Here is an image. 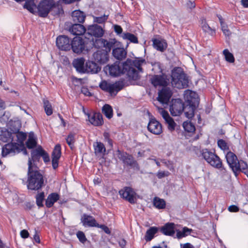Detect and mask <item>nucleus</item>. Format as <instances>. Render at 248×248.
<instances>
[{
    "label": "nucleus",
    "instance_id": "f257e3e1",
    "mask_svg": "<svg viewBox=\"0 0 248 248\" xmlns=\"http://www.w3.org/2000/svg\"><path fill=\"white\" fill-rule=\"evenodd\" d=\"M131 64L130 59H127L124 63L117 62L113 64L108 65L105 68L106 72H108L112 77H118L122 74L126 73L129 78L137 80L138 79V72L132 67L129 66Z\"/></svg>",
    "mask_w": 248,
    "mask_h": 248
},
{
    "label": "nucleus",
    "instance_id": "f03ea898",
    "mask_svg": "<svg viewBox=\"0 0 248 248\" xmlns=\"http://www.w3.org/2000/svg\"><path fill=\"white\" fill-rule=\"evenodd\" d=\"M28 188L32 190H38L44 185L43 176L38 170L37 167L32 164L30 159L28 160Z\"/></svg>",
    "mask_w": 248,
    "mask_h": 248
},
{
    "label": "nucleus",
    "instance_id": "7ed1b4c3",
    "mask_svg": "<svg viewBox=\"0 0 248 248\" xmlns=\"http://www.w3.org/2000/svg\"><path fill=\"white\" fill-rule=\"evenodd\" d=\"M171 84L178 89L186 88L188 85V78L181 67H175L171 72Z\"/></svg>",
    "mask_w": 248,
    "mask_h": 248
},
{
    "label": "nucleus",
    "instance_id": "20e7f679",
    "mask_svg": "<svg viewBox=\"0 0 248 248\" xmlns=\"http://www.w3.org/2000/svg\"><path fill=\"white\" fill-rule=\"evenodd\" d=\"M202 155L206 161L212 167L218 169L222 168V161L215 153L204 149L202 150Z\"/></svg>",
    "mask_w": 248,
    "mask_h": 248
},
{
    "label": "nucleus",
    "instance_id": "39448f33",
    "mask_svg": "<svg viewBox=\"0 0 248 248\" xmlns=\"http://www.w3.org/2000/svg\"><path fill=\"white\" fill-rule=\"evenodd\" d=\"M99 86L102 90L108 92L111 95H115L119 91L123 89L124 84L122 81H118L114 83L103 81L100 83Z\"/></svg>",
    "mask_w": 248,
    "mask_h": 248
},
{
    "label": "nucleus",
    "instance_id": "423d86ee",
    "mask_svg": "<svg viewBox=\"0 0 248 248\" xmlns=\"http://www.w3.org/2000/svg\"><path fill=\"white\" fill-rule=\"evenodd\" d=\"M23 148V145H19L15 142L6 144L2 148L1 155L2 157H6L8 155H14L19 153Z\"/></svg>",
    "mask_w": 248,
    "mask_h": 248
},
{
    "label": "nucleus",
    "instance_id": "0eeeda50",
    "mask_svg": "<svg viewBox=\"0 0 248 248\" xmlns=\"http://www.w3.org/2000/svg\"><path fill=\"white\" fill-rule=\"evenodd\" d=\"M54 5L53 0H43L40 2L37 7L39 16L46 17Z\"/></svg>",
    "mask_w": 248,
    "mask_h": 248
},
{
    "label": "nucleus",
    "instance_id": "6e6552de",
    "mask_svg": "<svg viewBox=\"0 0 248 248\" xmlns=\"http://www.w3.org/2000/svg\"><path fill=\"white\" fill-rule=\"evenodd\" d=\"M119 193L122 198L128 201L130 203L133 204L136 202V193L131 187H125L121 189Z\"/></svg>",
    "mask_w": 248,
    "mask_h": 248
},
{
    "label": "nucleus",
    "instance_id": "1a4fd4ad",
    "mask_svg": "<svg viewBox=\"0 0 248 248\" xmlns=\"http://www.w3.org/2000/svg\"><path fill=\"white\" fill-rule=\"evenodd\" d=\"M147 129L151 133L158 135L162 133V126L161 123L155 118L150 119Z\"/></svg>",
    "mask_w": 248,
    "mask_h": 248
},
{
    "label": "nucleus",
    "instance_id": "9d476101",
    "mask_svg": "<svg viewBox=\"0 0 248 248\" xmlns=\"http://www.w3.org/2000/svg\"><path fill=\"white\" fill-rule=\"evenodd\" d=\"M184 109V104L180 99L172 101V105L170 107V112L173 116L180 115Z\"/></svg>",
    "mask_w": 248,
    "mask_h": 248
},
{
    "label": "nucleus",
    "instance_id": "9b49d317",
    "mask_svg": "<svg viewBox=\"0 0 248 248\" xmlns=\"http://www.w3.org/2000/svg\"><path fill=\"white\" fill-rule=\"evenodd\" d=\"M71 44L68 37L65 35L59 36L56 39V45L62 50L67 51L71 49Z\"/></svg>",
    "mask_w": 248,
    "mask_h": 248
},
{
    "label": "nucleus",
    "instance_id": "f8f14e48",
    "mask_svg": "<svg viewBox=\"0 0 248 248\" xmlns=\"http://www.w3.org/2000/svg\"><path fill=\"white\" fill-rule=\"evenodd\" d=\"M172 94L169 88L164 87L158 92L157 100L162 104H168Z\"/></svg>",
    "mask_w": 248,
    "mask_h": 248
},
{
    "label": "nucleus",
    "instance_id": "ddd939ff",
    "mask_svg": "<svg viewBox=\"0 0 248 248\" xmlns=\"http://www.w3.org/2000/svg\"><path fill=\"white\" fill-rule=\"evenodd\" d=\"M71 45V48L76 53H81L85 48V43L80 37H74Z\"/></svg>",
    "mask_w": 248,
    "mask_h": 248
},
{
    "label": "nucleus",
    "instance_id": "4468645a",
    "mask_svg": "<svg viewBox=\"0 0 248 248\" xmlns=\"http://www.w3.org/2000/svg\"><path fill=\"white\" fill-rule=\"evenodd\" d=\"M116 155L119 159L121 160L126 165L132 166L137 163L133 156L126 152H121L120 150H118L116 151Z\"/></svg>",
    "mask_w": 248,
    "mask_h": 248
},
{
    "label": "nucleus",
    "instance_id": "2eb2a0df",
    "mask_svg": "<svg viewBox=\"0 0 248 248\" xmlns=\"http://www.w3.org/2000/svg\"><path fill=\"white\" fill-rule=\"evenodd\" d=\"M158 111L168 124L169 130L170 131L174 130L176 124L173 119L170 117L168 112L163 108H158Z\"/></svg>",
    "mask_w": 248,
    "mask_h": 248
},
{
    "label": "nucleus",
    "instance_id": "dca6fc26",
    "mask_svg": "<svg viewBox=\"0 0 248 248\" xmlns=\"http://www.w3.org/2000/svg\"><path fill=\"white\" fill-rule=\"evenodd\" d=\"M87 31L86 35L95 37H101L104 33V30L103 28L97 24L89 26Z\"/></svg>",
    "mask_w": 248,
    "mask_h": 248
},
{
    "label": "nucleus",
    "instance_id": "f3484780",
    "mask_svg": "<svg viewBox=\"0 0 248 248\" xmlns=\"http://www.w3.org/2000/svg\"><path fill=\"white\" fill-rule=\"evenodd\" d=\"M93 56L94 60L100 64L105 63L108 60V54L107 50H98L94 53Z\"/></svg>",
    "mask_w": 248,
    "mask_h": 248
},
{
    "label": "nucleus",
    "instance_id": "a211bd4d",
    "mask_svg": "<svg viewBox=\"0 0 248 248\" xmlns=\"http://www.w3.org/2000/svg\"><path fill=\"white\" fill-rule=\"evenodd\" d=\"M166 75H155L151 78L152 84L155 86H166L169 82Z\"/></svg>",
    "mask_w": 248,
    "mask_h": 248
},
{
    "label": "nucleus",
    "instance_id": "6ab92c4d",
    "mask_svg": "<svg viewBox=\"0 0 248 248\" xmlns=\"http://www.w3.org/2000/svg\"><path fill=\"white\" fill-rule=\"evenodd\" d=\"M61 155V147L60 144L55 146L52 154V165L54 169L58 167L59 160Z\"/></svg>",
    "mask_w": 248,
    "mask_h": 248
},
{
    "label": "nucleus",
    "instance_id": "aec40b11",
    "mask_svg": "<svg viewBox=\"0 0 248 248\" xmlns=\"http://www.w3.org/2000/svg\"><path fill=\"white\" fill-rule=\"evenodd\" d=\"M115 43L114 40H109L108 41L104 39H98L96 41L94 44L95 46L103 47L106 48L105 50H107L108 52H109L111 48L113 46Z\"/></svg>",
    "mask_w": 248,
    "mask_h": 248
},
{
    "label": "nucleus",
    "instance_id": "412c9836",
    "mask_svg": "<svg viewBox=\"0 0 248 248\" xmlns=\"http://www.w3.org/2000/svg\"><path fill=\"white\" fill-rule=\"evenodd\" d=\"M176 225L173 223H167L161 228V232L164 234L172 236L176 232Z\"/></svg>",
    "mask_w": 248,
    "mask_h": 248
},
{
    "label": "nucleus",
    "instance_id": "4be33fe9",
    "mask_svg": "<svg viewBox=\"0 0 248 248\" xmlns=\"http://www.w3.org/2000/svg\"><path fill=\"white\" fill-rule=\"evenodd\" d=\"M15 135L5 128H0V140L3 142L13 141Z\"/></svg>",
    "mask_w": 248,
    "mask_h": 248
},
{
    "label": "nucleus",
    "instance_id": "5701e85b",
    "mask_svg": "<svg viewBox=\"0 0 248 248\" xmlns=\"http://www.w3.org/2000/svg\"><path fill=\"white\" fill-rule=\"evenodd\" d=\"M89 122L95 126H99L103 124V120L102 114L99 113H94L88 116Z\"/></svg>",
    "mask_w": 248,
    "mask_h": 248
},
{
    "label": "nucleus",
    "instance_id": "b1692460",
    "mask_svg": "<svg viewBox=\"0 0 248 248\" xmlns=\"http://www.w3.org/2000/svg\"><path fill=\"white\" fill-rule=\"evenodd\" d=\"M69 31L73 35H81L86 32L85 28L80 24H73L69 29Z\"/></svg>",
    "mask_w": 248,
    "mask_h": 248
},
{
    "label": "nucleus",
    "instance_id": "393cba45",
    "mask_svg": "<svg viewBox=\"0 0 248 248\" xmlns=\"http://www.w3.org/2000/svg\"><path fill=\"white\" fill-rule=\"evenodd\" d=\"M200 26L204 32L209 35H213L216 33L215 30L209 26L206 19L203 17L201 18L200 20Z\"/></svg>",
    "mask_w": 248,
    "mask_h": 248
},
{
    "label": "nucleus",
    "instance_id": "a878e982",
    "mask_svg": "<svg viewBox=\"0 0 248 248\" xmlns=\"http://www.w3.org/2000/svg\"><path fill=\"white\" fill-rule=\"evenodd\" d=\"M226 158L228 164L233 171L236 167L237 162L239 161L237 156L233 153L229 152L226 155Z\"/></svg>",
    "mask_w": 248,
    "mask_h": 248
},
{
    "label": "nucleus",
    "instance_id": "bb28decb",
    "mask_svg": "<svg viewBox=\"0 0 248 248\" xmlns=\"http://www.w3.org/2000/svg\"><path fill=\"white\" fill-rule=\"evenodd\" d=\"M84 226L90 227H97V223L95 219L92 216L84 214L81 218Z\"/></svg>",
    "mask_w": 248,
    "mask_h": 248
},
{
    "label": "nucleus",
    "instance_id": "cd10ccee",
    "mask_svg": "<svg viewBox=\"0 0 248 248\" xmlns=\"http://www.w3.org/2000/svg\"><path fill=\"white\" fill-rule=\"evenodd\" d=\"M131 64H129L130 67H133L138 72V78H139V72H142L141 66L145 63V61L143 59H136L134 60H131Z\"/></svg>",
    "mask_w": 248,
    "mask_h": 248
},
{
    "label": "nucleus",
    "instance_id": "c85d7f7f",
    "mask_svg": "<svg viewBox=\"0 0 248 248\" xmlns=\"http://www.w3.org/2000/svg\"><path fill=\"white\" fill-rule=\"evenodd\" d=\"M85 60L80 58L74 60L73 62V66L77 71L79 73H85V66H84Z\"/></svg>",
    "mask_w": 248,
    "mask_h": 248
},
{
    "label": "nucleus",
    "instance_id": "c756f323",
    "mask_svg": "<svg viewBox=\"0 0 248 248\" xmlns=\"http://www.w3.org/2000/svg\"><path fill=\"white\" fill-rule=\"evenodd\" d=\"M100 69V67L96 63L89 61L86 63L85 73H96Z\"/></svg>",
    "mask_w": 248,
    "mask_h": 248
},
{
    "label": "nucleus",
    "instance_id": "7c9ffc66",
    "mask_svg": "<svg viewBox=\"0 0 248 248\" xmlns=\"http://www.w3.org/2000/svg\"><path fill=\"white\" fill-rule=\"evenodd\" d=\"M193 231L192 229H189L186 227H183L182 230L176 229V237L179 239H181L190 235Z\"/></svg>",
    "mask_w": 248,
    "mask_h": 248
},
{
    "label": "nucleus",
    "instance_id": "2f4dec72",
    "mask_svg": "<svg viewBox=\"0 0 248 248\" xmlns=\"http://www.w3.org/2000/svg\"><path fill=\"white\" fill-rule=\"evenodd\" d=\"M59 198L60 196L57 193H52L49 194L46 201V206L48 208L52 207L54 203L59 200Z\"/></svg>",
    "mask_w": 248,
    "mask_h": 248
},
{
    "label": "nucleus",
    "instance_id": "473e14b6",
    "mask_svg": "<svg viewBox=\"0 0 248 248\" xmlns=\"http://www.w3.org/2000/svg\"><path fill=\"white\" fill-rule=\"evenodd\" d=\"M73 20L75 22L83 23L85 18V15L83 12L79 10H76L72 13Z\"/></svg>",
    "mask_w": 248,
    "mask_h": 248
},
{
    "label": "nucleus",
    "instance_id": "72a5a7b5",
    "mask_svg": "<svg viewBox=\"0 0 248 248\" xmlns=\"http://www.w3.org/2000/svg\"><path fill=\"white\" fill-rule=\"evenodd\" d=\"M113 56L118 60H122L126 56V52L123 48H116L113 50Z\"/></svg>",
    "mask_w": 248,
    "mask_h": 248
},
{
    "label": "nucleus",
    "instance_id": "f704fd0d",
    "mask_svg": "<svg viewBox=\"0 0 248 248\" xmlns=\"http://www.w3.org/2000/svg\"><path fill=\"white\" fill-rule=\"evenodd\" d=\"M43 149L41 146L38 147L36 149L33 150L31 152V158H29L31 160V163L36 161H38L42 153H43ZM33 164V163H32Z\"/></svg>",
    "mask_w": 248,
    "mask_h": 248
},
{
    "label": "nucleus",
    "instance_id": "c9c22d12",
    "mask_svg": "<svg viewBox=\"0 0 248 248\" xmlns=\"http://www.w3.org/2000/svg\"><path fill=\"white\" fill-rule=\"evenodd\" d=\"M153 45L156 49L162 52L167 47V44L164 40L157 39L153 40Z\"/></svg>",
    "mask_w": 248,
    "mask_h": 248
},
{
    "label": "nucleus",
    "instance_id": "e433bc0d",
    "mask_svg": "<svg viewBox=\"0 0 248 248\" xmlns=\"http://www.w3.org/2000/svg\"><path fill=\"white\" fill-rule=\"evenodd\" d=\"M184 96L185 100L191 104L193 103V100L197 98L198 94L194 92L187 90L185 91Z\"/></svg>",
    "mask_w": 248,
    "mask_h": 248
},
{
    "label": "nucleus",
    "instance_id": "4c0bfd02",
    "mask_svg": "<svg viewBox=\"0 0 248 248\" xmlns=\"http://www.w3.org/2000/svg\"><path fill=\"white\" fill-rule=\"evenodd\" d=\"M158 228L156 227H150L146 232L144 239L146 241H151L155 235L158 232Z\"/></svg>",
    "mask_w": 248,
    "mask_h": 248
},
{
    "label": "nucleus",
    "instance_id": "58836bf2",
    "mask_svg": "<svg viewBox=\"0 0 248 248\" xmlns=\"http://www.w3.org/2000/svg\"><path fill=\"white\" fill-rule=\"evenodd\" d=\"M242 170L248 177V166L247 164L243 160L237 162L236 167L234 168L233 171Z\"/></svg>",
    "mask_w": 248,
    "mask_h": 248
},
{
    "label": "nucleus",
    "instance_id": "ea45409f",
    "mask_svg": "<svg viewBox=\"0 0 248 248\" xmlns=\"http://www.w3.org/2000/svg\"><path fill=\"white\" fill-rule=\"evenodd\" d=\"M26 146L29 149H32L36 147L37 144L36 138L33 132H31L29 135V138L26 143Z\"/></svg>",
    "mask_w": 248,
    "mask_h": 248
},
{
    "label": "nucleus",
    "instance_id": "a19ab883",
    "mask_svg": "<svg viewBox=\"0 0 248 248\" xmlns=\"http://www.w3.org/2000/svg\"><path fill=\"white\" fill-rule=\"evenodd\" d=\"M194 109L195 107L192 105V104H189L188 105H186V107H184L183 111L184 112L186 117L188 119L192 118L194 114Z\"/></svg>",
    "mask_w": 248,
    "mask_h": 248
},
{
    "label": "nucleus",
    "instance_id": "79ce46f5",
    "mask_svg": "<svg viewBox=\"0 0 248 248\" xmlns=\"http://www.w3.org/2000/svg\"><path fill=\"white\" fill-rule=\"evenodd\" d=\"M153 204L157 209H164L166 207L165 201L158 197H155L154 199Z\"/></svg>",
    "mask_w": 248,
    "mask_h": 248
},
{
    "label": "nucleus",
    "instance_id": "37998d69",
    "mask_svg": "<svg viewBox=\"0 0 248 248\" xmlns=\"http://www.w3.org/2000/svg\"><path fill=\"white\" fill-rule=\"evenodd\" d=\"M102 112L107 118L110 119L113 116V110L111 107L108 105H105L102 108Z\"/></svg>",
    "mask_w": 248,
    "mask_h": 248
},
{
    "label": "nucleus",
    "instance_id": "c03bdc74",
    "mask_svg": "<svg viewBox=\"0 0 248 248\" xmlns=\"http://www.w3.org/2000/svg\"><path fill=\"white\" fill-rule=\"evenodd\" d=\"M122 37L124 39L129 40L131 43L136 44L138 43V38L135 35L131 33H124L122 35Z\"/></svg>",
    "mask_w": 248,
    "mask_h": 248
},
{
    "label": "nucleus",
    "instance_id": "a18cd8bd",
    "mask_svg": "<svg viewBox=\"0 0 248 248\" xmlns=\"http://www.w3.org/2000/svg\"><path fill=\"white\" fill-rule=\"evenodd\" d=\"M183 126L185 130L188 133H193L196 129L195 125L189 121L184 122Z\"/></svg>",
    "mask_w": 248,
    "mask_h": 248
},
{
    "label": "nucleus",
    "instance_id": "49530a36",
    "mask_svg": "<svg viewBox=\"0 0 248 248\" xmlns=\"http://www.w3.org/2000/svg\"><path fill=\"white\" fill-rule=\"evenodd\" d=\"M24 8L27 9L31 13H33L36 8L34 0H27L24 5Z\"/></svg>",
    "mask_w": 248,
    "mask_h": 248
},
{
    "label": "nucleus",
    "instance_id": "de8ad7c7",
    "mask_svg": "<svg viewBox=\"0 0 248 248\" xmlns=\"http://www.w3.org/2000/svg\"><path fill=\"white\" fill-rule=\"evenodd\" d=\"M94 146L95 153L96 154H101L106 152V148L104 145L100 142H97L96 145H94Z\"/></svg>",
    "mask_w": 248,
    "mask_h": 248
},
{
    "label": "nucleus",
    "instance_id": "09e8293b",
    "mask_svg": "<svg viewBox=\"0 0 248 248\" xmlns=\"http://www.w3.org/2000/svg\"><path fill=\"white\" fill-rule=\"evenodd\" d=\"M13 133L15 134L14 137L16 136L17 138V141L22 144L26 138V134L22 132H13Z\"/></svg>",
    "mask_w": 248,
    "mask_h": 248
},
{
    "label": "nucleus",
    "instance_id": "8fccbe9b",
    "mask_svg": "<svg viewBox=\"0 0 248 248\" xmlns=\"http://www.w3.org/2000/svg\"><path fill=\"white\" fill-rule=\"evenodd\" d=\"M223 53L226 61L230 63H232L234 62L233 55L228 49H224Z\"/></svg>",
    "mask_w": 248,
    "mask_h": 248
},
{
    "label": "nucleus",
    "instance_id": "3c124183",
    "mask_svg": "<svg viewBox=\"0 0 248 248\" xmlns=\"http://www.w3.org/2000/svg\"><path fill=\"white\" fill-rule=\"evenodd\" d=\"M44 107L47 115L49 116L52 114V108L51 104L48 100L44 101Z\"/></svg>",
    "mask_w": 248,
    "mask_h": 248
},
{
    "label": "nucleus",
    "instance_id": "603ef678",
    "mask_svg": "<svg viewBox=\"0 0 248 248\" xmlns=\"http://www.w3.org/2000/svg\"><path fill=\"white\" fill-rule=\"evenodd\" d=\"M75 134L70 133L66 139L67 143L71 149L74 147V142L75 141Z\"/></svg>",
    "mask_w": 248,
    "mask_h": 248
},
{
    "label": "nucleus",
    "instance_id": "864d4df0",
    "mask_svg": "<svg viewBox=\"0 0 248 248\" xmlns=\"http://www.w3.org/2000/svg\"><path fill=\"white\" fill-rule=\"evenodd\" d=\"M45 197V194L44 192H41L38 194L36 196V204L39 207L43 206V202Z\"/></svg>",
    "mask_w": 248,
    "mask_h": 248
},
{
    "label": "nucleus",
    "instance_id": "5fc2aeb1",
    "mask_svg": "<svg viewBox=\"0 0 248 248\" xmlns=\"http://www.w3.org/2000/svg\"><path fill=\"white\" fill-rule=\"evenodd\" d=\"M108 18V16L105 15L100 17L93 16V21L99 24H102L104 23L107 20Z\"/></svg>",
    "mask_w": 248,
    "mask_h": 248
},
{
    "label": "nucleus",
    "instance_id": "6e6d98bb",
    "mask_svg": "<svg viewBox=\"0 0 248 248\" xmlns=\"http://www.w3.org/2000/svg\"><path fill=\"white\" fill-rule=\"evenodd\" d=\"M9 118V112H6L5 111L3 112L1 116H0V122L1 123H6Z\"/></svg>",
    "mask_w": 248,
    "mask_h": 248
},
{
    "label": "nucleus",
    "instance_id": "4d7b16f0",
    "mask_svg": "<svg viewBox=\"0 0 248 248\" xmlns=\"http://www.w3.org/2000/svg\"><path fill=\"white\" fill-rule=\"evenodd\" d=\"M77 236L79 240L80 241V242H81L82 243H84L87 240V239L85 237L84 233L81 231L78 232L77 233Z\"/></svg>",
    "mask_w": 248,
    "mask_h": 248
},
{
    "label": "nucleus",
    "instance_id": "13d9d810",
    "mask_svg": "<svg viewBox=\"0 0 248 248\" xmlns=\"http://www.w3.org/2000/svg\"><path fill=\"white\" fill-rule=\"evenodd\" d=\"M218 147L222 150H225L228 148L226 142L223 140H219L217 141Z\"/></svg>",
    "mask_w": 248,
    "mask_h": 248
},
{
    "label": "nucleus",
    "instance_id": "bf43d9fd",
    "mask_svg": "<svg viewBox=\"0 0 248 248\" xmlns=\"http://www.w3.org/2000/svg\"><path fill=\"white\" fill-rule=\"evenodd\" d=\"M221 25V29L223 33L226 36H229L231 34L230 31L228 29V27L225 24H224L221 21L220 22Z\"/></svg>",
    "mask_w": 248,
    "mask_h": 248
},
{
    "label": "nucleus",
    "instance_id": "052dcab7",
    "mask_svg": "<svg viewBox=\"0 0 248 248\" xmlns=\"http://www.w3.org/2000/svg\"><path fill=\"white\" fill-rule=\"evenodd\" d=\"M169 174L170 172L168 171H159L156 174V176L159 179H161L164 177L169 176Z\"/></svg>",
    "mask_w": 248,
    "mask_h": 248
},
{
    "label": "nucleus",
    "instance_id": "680f3d73",
    "mask_svg": "<svg viewBox=\"0 0 248 248\" xmlns=\"http://www.w3.org/2000/svg\"><path fill=\"white\" fill-rule=\"evenodd\" d=\"M97 227L102 229L107 234H110L111 232L109 229L105 225L97 224Z\"/></svg>",
    "mask_w": 248,
    "mask_h": 248
},
{
    "label": "nucleus",
    "instance_id": "e2e57ef3",
    "mask_svg": "<svg viewBox=\"0 0 248 248\" xmlns=\"http://www.w3.org/2000/svg\"><path fill=\"white\" fill-rule=\"evenodd\" d=\"M196 4L194 1L188 0L186 3V7L190 10H192L195 7Z\"/></svg>",
    "mask_w": 248,
    "mask_h": 248
},
{
    "label": "nucleus",
    "instance_id": "0e129e2a",
    "mask_svg": "<svg viewBox=\"0 0 248 248\" xmlns=\"http://www.w3.org/2000/svg\"><path fill=\"white\" fill-rule=\"evenodd\" d=\"M104 137L106 141H108V144L112 146V140L109 139V134L108 132H105L103 134Z\"/></svg>",
    "mask_w": 248,
    "mask_h": 248
},
{
    "label": "nucleus",
    "instance_id": "69168bd1",
    "mask_svg": "<svg viewBox=\"0 0 248 248\" xmlns=\"http://www.w3.org/2000/svg\"><path fill=\"white\" fill-rule=\"evenodd\" d=\"M238 207L235 205H232L228 207V210L231 212H237L239 211Z\"/></svg>",
    "mask_w": 248,
    "mask_h": 248
},
{
    "label": "nucleus",
    "instance_id": "338daca9",
    "mask_svg": "<svg viewBox=\"0 0 248 248\" xmlns=\"http://www.w3.org/2000/svg\"><path fill=\"white\" fill-rule=\"evenodd\" d=\"M41 156L43 157L44 161L45 162L49 161L50 159L49 155L44 150H43V153H42Z\"/></svg>",
    "mask_w": 248,
    "mask_h": 248
},
{
    "label": "nucleus",
    "instance_id": "774afa93",
    "mask_svg": "<svg viewBox=\"0 0 248 248\" xmlns=\"http://www.w3.org/2000/svg\"><path fill=\"white\" fill-rule=\"evenodd\" d=\"M114 29L115 31L118 34L122 33V32L123 31V29H122V27L119 25H114Z\"/></svg>",
    "mask_w": 248,
    "mask_h": 248
}]
</instances>
